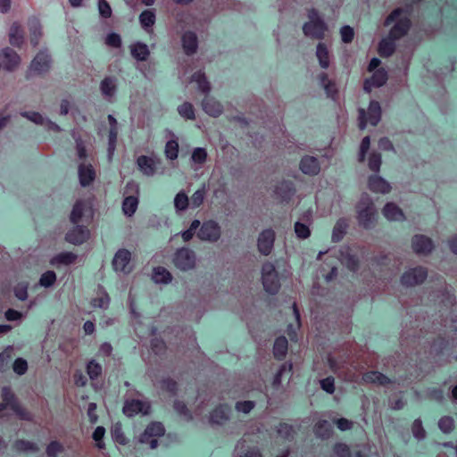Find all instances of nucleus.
Here are the masks:
<instances>
[{"label":"nucleus","mask_w":457,"mask_h":457,"mask_svg":"<svg viewBox=\"0 0 457 457\" xmlns=\"http://www.w3.org/2000/svg\"><path fill=\"white\" fill-rule=\"evenodd\" d=\"M403 12V9L396 8L385 20V26H389L392 22H395L388 33V36L393 39H401L410 29L411 21L406 16H401Z\"/></svg>","instance_id":"nucleus-1"},{"label":"nucleus","mask_w":457,"mask_h":457,"mask_svg":"<svg viewBox=\"0 0 457 457\" xmlns=\"http://www.w3.org/2000/svg\"><path fill=\"white\" fill-rule=\"evenodd\" d=\"M309 21L303 26V34L316 39H323L328 30V26L320 17L316 9L312 8L308 11Z\"/></svg>","instance_id":"nucleus-2"},{"label":"nucleus","mask_w":457,"mask_h":457,"mask_svg":"<svg viewBox=\"0 0 457 457\" xmlns=\"http://www.w3.org/2000/svg\"><path fill=\"white\" fill-rule=\"evenodd\" d=\"M358 221L361 226L370 228L376 217V208L368 195H362L357 204Z\"/></svg>","instance_id":"nucleus-3"},{"label":"nucleus","mask_w":457,"mask_h":457,"mask_svg":"<svg viewBox=\"0 0 457 457\" xmlns=\"http://www.w3.org/2000/svg\"><path fill=\"white\" fill-rule=\"evenodd\" d=\"M172 263L181 271L193 270L197 264L196 253L188 247L178 248L173 254Z\"/></svg>","instance_id":"nucleus-4"},{"label":"nucleus","mask_w":457,"mask_h":457,"mask_svg":"<svg viewBox=\"0 0 457 457\" xmlns=\"http://www.w3.org/2000/svg\"><path fill=\"white\" fill-rule=\"evenodd\" d=\"M261 273L264 290L270 295H276L279 291L280 282L275 265L270 262H265Z\"/></svg>","instance_id":"nucleus-5"},{"label":"nucleus","mask_w":457,"mask_h":457,"mask_svg":"<svg viewBox=\"0 0 457 457\" xmlns=\"http://www.w3.org/2000/svg\"><path fill=\"white\" fill-rule=\"evenodd\" d=\"M2 404L5 405V408H10L13 412L23 420H32V415L20 404L15 395L12 393L10 387H3L2 389Z\"/></svg>","instance_id":"nucleus-6"},{"label":"nucleus","mask_w":457,"mask_h":457,"mask_svg":"<svg viewBox=\"0 0 457 457\" xmlns=\"http://www.w3.org/2000/svg\"><path fill=\"white\" fill-rule=\"evenodd\" d=\"M196 236L201 241L216 243L221 237V227L213 220H205L201 225Z\"/></svg>","instance_id":"nucleus-7"},{"label":"nucleus","mask_w":457,"mask_h":457,"mask_svg":"<svg viewBox=\"0 0 457 457\" xmlns=\"http://www.w3.org/2000/svg\"><path fill=\"white\" fill-rule=\"evenodd\" d=\"M428 278V270L419 266L411 268L401 276V284L405 287H414L422 284Z\"/></svg>","instance_id":"nucleus-8"},{"label":"nucleus","mask_w":457,"mask_h":457,"mask_svg":"<svg viewBox=\"0 0 457 457\" xmlns=\"http://www.w3.org/2000/svg\"><path fill=\"white\" fill-rule=\"evenodd\" d=\"M51 68V57L46 51H40L31 61L26 77L46 73Z\"/></svg>","instance_id":"nucleus-9"},{"label":"nucleus","mask_w":457,"mask_h":457,"mask_svg":"<svg viewBox=\"0 0 457 457\" xmlns=\"http://www.w3.org/2000/svg\"><path fill=\"white\" fill-rule=\"evenodd\" d=\"M275 238L276 233L272 228L264 229L259 234L257 238V249L262 255L268 256L271 253Z\"/></svg>","instance_id":"nucleus-10"},{"label":"nucleus","mask_w":457,"mask_h":457,"mask_svg":"<svg viewBox=\"0 0 457 457\" xmlns=\"http://www.w3.org/2000/svg\"><path fill=\"white\" fill-rule=\"evenodd\" d=\"M151 405L148 402L141 400H126L123 406V413L128 417H133L138 413L148 415Z\"/></svg>","instance_id":"nucleus-11"},{"label":"nucleus","mask_w":457,"mask_h":457,"mask_svg":"<svg viewBox=\"0 0 457 457\" xmlns=\"http://www.w3.org/2000/svg\"><path fill=\"white\" fill-rule=\"evenodd\" d=\"M131 253L127 249H120L114 255L112 265L116 271L128 274L132 270L130 265Z\"/></svg>","instance_id":"nucleus-12"},{"label":"nucleus","mask_w":457,"mask_h":457,"mask_svg":"<svg viewBox=\"0 0 457 457\" xmlns=\"http://www.w3.org/2000/svg\"><path fill=\"white\" fill-rule=\"evenodd\" d=\"M312 223V212L308 210L300 217L295 224V232L298 238L306 239L311 235L310 226Z\"/></svg>","instance_id":"nucleus-13"},{"label":"nucleus","mask_w":457,"mask_h":457,"mask_svg":"<svg viewBox=\"0 0 457 457\" xmlns=\"http://www.w3.org/2000/svg\"><path fill=\"white\" fill-rule=\"evenodd\" d=\"M411 246L417 254L428 255L434 249L431 238L424 235H415L411 240Z\"/></svg>","instance_id":"nucleus-14"},{"label":"nucleus","mask_w":457,"mask_h":457,"mask_svg":"<svg viewBox=\"0 0 457 457\" xmlns=\"http://www.w3.org/2000/svg\"><path fill=\"white\" fill-rule=\"evenodd\" d=\"M0 60L3 68L8 71L17 69L21 63L20 55L12 48L5 47L0 53Z\"/></svg>","instance_id":"nucleus-15"},{"label":"nucleus","mask_w":457,"mask_h":457,"mask_svg":"<svg viewBox=\"0 0 457 457\" xmlns=\"http://www.w3.org/2000/svg\"><path fill=\"white\" fill-rule=\"evenodd\" d=\"M230 412L231 410L228 405H219L210 412L209 421L212 425H224L226 422L229 420Z\"/></svg>","instance_id":"nucleus-16"},{"label":"nucleus","mask_w":457,"mask_h":457,"mask_svg":"<svg viewBox=\"0 0 457 457\" xmlns=\"http://www.w3.org/2000/svg\"><path fill=\"white\" fill-rule=\"evenodd\" d=\"M89 237V231L86 227L76 226L66 234V240L73 245H81Z\"/></svg>","instance_id":"nucleus-17"},{"label":"nucleus","mask_w":457,"mask_h":457,"mask_svg":"<svg viewBox=\"0 0 457 457\" xmlns=\"http://www.w3.org/2000/svg\"><path fill=\"white\" fill-rule=\"evenodd\" d=\"M159 162L160 160L145 155H141L137 160L139 170L146 176H153L155 173Z\"/></svg>","instance_id":"nucleus-18"},{"label":"nucleus","mask_w":457,"mask_h":457,"mask_svg":"<svg viewBox=\"0 0 457 457\" xmlns=\"http://www.w3.org/2000/svg\"><path fill=\"white\" fill-rule=\"evenodd\" d=\"M362 380L366 384H376L378 386H388L393 383V381L378 371H368L362 375Z\"/></svg>","instance_id":"nucleus-19"},{"label":"nucleus","mask_w":457,"mask_h":457,"mask_svg":"<svg viewBox=\"0 0 457 457\" xmlns=\"http://www.w3.org/2000/svg\"><path fill=\"white\" fill-rule=\"evenodd\" d=\"M301 170L307 175H317L320 170L318 160L313 156L306 155L300 162Z\"/></svg>","instance_id":"nucleus-20"},{"label":"nucleus","mask_w":457,"mask_h":457,"mask_svg":"<svg viewBox=\"0 0 457 457\" xmlns=\"http://www.w3.org/2000/svg\"><path fill=\"white\" fill-rule=\"evenodd\" d=\"M369 188L375 193L387 194L391 190V186L382 177L373 175L369 178Z\"/></svg>","instance_id":"nucleus-21"},{"label":"nucleus","mask_w":457,"mask_h":457,"mask_svg":"<svg viewBox=\"0 0 457 457\" xmlns=\"http://www.w3.org/2000/svg\"><path fill=\"white\" fill-rule=\"evenodd\" d=\"M382 213L390 221H401L405 219L403 212L395 203H387L384 206Z\"/></svg>","instance_id":"nucleus-22"},{"label":"nucleus","mask_w":457,"mask_h":457,"mask_svg":"<svg viewBox=\"0 0 457 457\" xmlns=\"http://www.w3.org/2000/svg\"><path fill=\"white\" fill-rule=\"evenodd\" d=\"M79 183L82 187L90 185L95 178L96 172L91 164H79Z\"/></svg>","instance_id":"nucleus-23"},{"label":"nucleus","mask_w":457,"mask_h":457,"mask_svg":"<svg viewBox=\"0 0 457 457\" xmlns=\"http://www.w3.org/2000/svg\"><path fill=\"white\" fill-rule=\"evenodd\" d=\"M131 55L137 61H146L150 55L147 45L137 42L129 46Z\"/></svg>","instance_id":"nucleus-24"},{"label":"nucleus","mask_w":457,"mask_h":457,"mask_svg":"<svg viewBox=\"0 0 457 457\" xmlns=\"http://www.w3.org/2000/svg\"><path fill=\"white\" fill-rule=\"evenodd\" d=\"M182 45L187 54L190 55L197 50V37L194 32L187 31L182 37Z\"/></svg>","instance_id":"nucleus-25"},{"label":"nucleus","mask_w":457,"mask_h":457,"mask_svg":"<svg viewBox=\"0 0 457 457\" xmlns=\"http://www.w3.org/2000/svg\"><path fill=\"white\" fill-rule=\"evenodd\" d=\"M9 42L11 45L20 47L24 42L21 27L19 23L13 22L9 31Z\"/></svg>","instance_id":"nucleus-26"},{"label":"nucleus","mask_w":457,"mask_h":457,"mask_svg":"<svg viewBox=\"0 0 457 457\" xmlns=\"http://www.w3.org/2000/svg\"><path fill=\"white\" fill-rule=\"evenodd\" d=\"M341 262L351 271H357L360 266L358 257L353 254L349 250L341 252Z\"/></svg>","instance_id":"nucleus-27"},{"label":"nucleus","mask_w":457,"mask_h":457,"mask_svg":"<svg viewBox=\"0 0 457 457\" xmlns=\"http://www.w3.org/2000/svg\"><path fill=\"white\" fill-rule=\"evenodd\" d=\"M396 39H393L390 36L387 35L386 37L383 38L378 45V54L382 57H389L395 51V44Z\"/></svg>","instance_id":"nucleus-28"},{"label":"nucleus","mask_w":457,"mask_h":457,"mask_svg":"<svg viewBox=\"0 0 457 457\" xmlns=\"http://www.w3.org/2000/svg\"><path fill=\"white\" fill-rule=\"evenodd\" d=\"M116 79L113 77H106L100 83V90L105 97L112 98L116 92Z\"/></svg>","instance_id":"nucleus-29"},{"label":"nucleus","mask_w":457,"mask_h":457,"mask_svg":"<svg viewBox=\"0 0 457 457\" xmlns=\"http://www.w3.org/2000/svg\"><path fill=\"white\" fill-rule=\"evenodd\" d=\"M333 432L332 426L328 420H320L314 427V434L321 439H328Z\"/></svg>","instance_id":"nucleus-30"},{"label":"nucleus","mask_w":457,"mask_h":457,"mask_svg":"<svg viewBox=\"0 0 457 457\" xmlns=\"http://www.w3.org/2000/svg\"><path fill=\"white\" fill-rule=\"evenodd\" d=\"M203 108L206 113L214 117L219 116L222 112L221 104L218 101L210 97L204 98L203 101Z\"/></svg>","instance_id":"nucleus-31"},{"label":"nucleus","mask_w":457,"mask_h":457,"mask_svg":"<svg viewBox=\"0 0 457 457\" xmlns=\"http://www.w3.org/2000/svg\"><path fill=\"white\" fill-rule=\"evenodd\" d=\"M287 345L288 342L285 337H279L276 339L273 346V354L274 357L278 360H282L285 358L287 353Z\"/></svg>","instance_id":"nucleus-32"},{"label":"nucleus","mask_w":457,"mask_h":457,"mask_svg":"<svg viewBox=\"0 0 457 457\" xmlns=\"http://www.w3.org/2000/svg\"><path fill=\"white\" fill-rule=\"evenodd\" d=\"M368 119L371 125L376 126L381 119L380 104L377 101H371L368 108Z\"/></svg>","instance_id":"nucleus-33"},{"label":"nucleus","mask_w":457,"mask_h":457,"mask_svg":"<svg viewBox=\"0 0 457 457\" xmlns=\"http://www.w3.org/2000/svg\"><path fill=\"white\" fill-rule=\"evenodd\" d=\"M153 279L155 283L168 284L172 280L171 273L163 267H157L154 269Z\"/></svg>","instance_id":"nucleus-34"},{"label":"nucleus","mask_w":457,"mask_h":457,"mask_svg":"<svg viewBox=\"0 0 457 457\" xmlns=\"http://www.w3.org/2000/svg\"><path fill=\"white\" fill-rule=\"evenodd\" d=\"M348 227L347 221L344 219H340L337 221L332 231V240L334 242H339L346 233Z\"/></svg>","instance_id":"nucleus-35"},{"label":"nucleus","mask_w":457,"mask_h":457,"mask_svg":"<svg viewBox=\"0 0 457 457\" xmlns=\"http://www.w3.org/2000/svg\"><path fill=\"white\" fill-rule=\"evenodd\" d=\"M316 56L319 60L320 65L323 69H327L329 66V54L327 46L324 44H318Z\"/></svg>","instance_id":"nucleus-36"},{"label":"nucleus","mask_w":457,"mask_h":457,"mask_svg":"<svg viewBox=\"0 0 457 457\" xmlns=\"http://www.w3.org/2000/svg\"><path fill=\"white\" fill-rule=\"evenodd\" d=\"M29 29L31 32L30 42L34 47H37L42 36L41 25L37 20L29 21Z\"/></svg>","instance_id":"nucleus-37"},{"label":"nucleus","mask_w":457,"mask_h":457,"mask_svg":"<svg viewBox=\"0 0 457 457\" xmlns=\"http://www.w3.org/2000/svg\"><path fill=\"white\" fill-rule=\"evenodd\" d=\"M191 80L195 81L198 84V88L203 93L208 94L210 92L211 86L204 73L201 71L195 72L192 76Z\"/></svg>","instance_id":"nucleus-38"},{"label":"nucleus","mask_w":457,"mask_h":457,"mask_svg":"<svg viewBox=\"0 0 457 457\" xmlns=\"http://www.w3.org/2000/svg\"><path fill=\"white\" fill-rule=\"evenodd\" d=\"M139 21L141 26L147 29L152 28L155 23V13L153 10H145L139 15Z\"/></svg>","instance_id":"nucleus-39"},{"label":"nucleus","mask_w":457,"mask_h":457,"mask_svg":"<svg viewBox=\"0 0 457 457\" xmlns=\"http://www.w3.org/2000/svg\"><path fill=\"white\" fill-rule=\"evenodd\" d=\"M138 200L136 196H128L122 204V210L128 216H131L137 210Z\"/></svg>","instance_id":"nucleus-40"},{"label":"nucleus","mask_w":457,"mask_h":457,"mask_svg":"<svg viewBox=\"0 0 457 457\" xmlns=\"http://www.w3.org/2000/svg\"><path fill=\"white\" fill-rule=\"evenodd\" d=\"M13 448L17 452H32V453H34L38 450L36 444L29 442V441L21 440V439L14 442Z\"/></svg>","instance_id":"nucleus-41"},{"label":"nucleus","mask_w":457,"mask_h":457,"mask_svg":"<svg viewBox=\"0 0 457 457\" xmlns=\"http://www.w3.org/2000/svg\"><path fill=\"white\" fill-rule=\"evenodd\" d=\"M151 437H158L164 435L165 429L161 422H152L145 429Z\"/></svg>","instance_id":"nucleus-42"},{"label":"nucleus","mask_w":457,"mask_h":457,"mask_svg":"<svg viewBox=\"0 0 457 457\" xmlns=\"http://www.w3.org/2000/svg\"><path fill=\"white\" fill-rule=\"evenodd\" d=\"M85 204L82 201H77L71 212L70 220L72 223L77 224L79 222L83 216Z\"/></svg>","instance_id":"nucleus-43"},{"label":"nucleus","mask_w":457,"mask_h":457,"mask_svg":"<svg viewBox=\"0 0 457 457\" xmlns=\"http://www.w3.org/2000/svg\"><path fill=\"white\" fill-rule=\"evenodd\" d=\"M12 347H6L2 353H0V371L4 372L8 369L9 362L12 358Z\"/></svg>","instance_id":"nucleus-44"},{"label":"nucleus","mask_w":457,"mask_h":457,"mask_svg":"<svg viewBox=\"0 0 457 457\" xmlns=\"http://www.w3.org/2000/svg\"><path fill=\"white\" fill-rule=\"evenodd\" d=\"M189 204V199L184 192H179L174 198V206L178 212L187 210Z\"/></svg>","instance_id":"nucleus-45"},{"label":"nucleus","mask_w":457,"mask_h":457,"mask_svg":"<svg viewBox=\"0 0 457 457\" xmlns=\"http://www.w3.org/2000/svg\"><path fill=\"white\" fill-rule=\"evenodd\" d=\"M179 154V143L177 140L171 139L166 143L165 155L170 160H175Z\"/></svg>","instance_id":"nucleus-46"},{"label":"nucleus","mask_w":457,"mask_h":457,"mask_svg":"<svg viewBox=\"0 0 457 457\" xmlns=\"http://www.w3.org/2000/svg\"><path fill=\"white\" fill-rule=\"evenodd\" d=\"M387 79V72L384 69H379L374 72L370 80L372 81V85H374V87H379L386 84Z\"/></svg>","instance_id":"nucleus-47"},{"label":"nucleus","mask_w":457,"mask_h":457,"mask_svg":"<svg viewBox=\"0 0 457 457\" xmlns=\"http://www.w3.org/2000/svg\"><path fill=\"white\" fill-rule=\"evenodd\" d=\"M77 260V255L72 253H62L56 255L52 262L69 265L73 263Z\"/></svg>","instance_id":"nucleus-48"},{"label":"nucleus","mask_w":457,"mask_h":457,"mask_svg":"<svg viewBox=\"0 0 457 457\" xmlns=\"http://www.w3.org/2000/svg\"><path fill=\"white\" fill-rule=\"evenodd\" d=\"M382 163V157L379 153L373 152L369 157L368 166L370 170L378 172Z\"/></svg>","instance_id":"nucleus-49"},{"label":"nucleus","mask_w":457,"mask_h":457,"mask_svg":"<svg viewBox=\"0 0 457 457\" xmlns=\"http://www.w3.org/2000/svg\"><path fill=\"white\" fill-rule=\"evenodd\" d=\"M56 281V274L53 270H48L41 275L39 285L44 287H52Z\"/></svg>","instance_id":"nucleus-50"},{"label":"nucleus","mask_w":457,"mask_h":457,"mask_svg":"<svg viewBox=\"0 0 457 457\" xmlns=\"http://www.w3.org/2000/svg\"><path fill=\"white\" fill-rule=\"evenodd\" d=\"M23 117L32 121L37 125H45V122L47 118H45L42 114L37 112H24L21 113Z\"/></svg>","instance_id":"nucleus-51"},{"label":"nucleus","mask_w":457,"mask_h":457,"mask_svg":"<svg viewBox=\"0 0 457 457\" xmlns=\"http://www.w3.org/2000/svg\"><path fill=\"white\" fill-rule=\"evenodd\" d=\"M278 434L285 439H292L294 437V428L292 426L281 423L277 428Z\"/></svg>","instance_id":"nucleus-52"},{"label":"nucleus","mask_w":457,"mask_h":457,"mask_svg":"<svg viewBox=\"0 0 457 457\" xmlns=\"http://www.w3.org/2000/svg\"><path fill=\"white\" fill-rule=\"evenodd\" d=\"M255 407V402L253 401H239L235 404V409L238 412L248 414Z\"/></svg>","instance_id":"nucleus-53"},{"label":"nucleus","mask_w":457,"mask_h":457,"mask_svg":"<svg viewBox=\"0 0 457 457\" xmlns=\"http://www.w3.org/2000/svg\"><path fill=\"white\" fill-rule=\"evenodd\" d=\"M87 371L91 379H96L102 373V367L95 361L88 362Z\"/></svg>","instance_id":"nucleus-54"},{"label":"nucleus","mask_w":457,"mask_h":457,"mask_svg":"<svg viewBox=\"0 0 457 457\" xmlns=\"http://www.w3.org/2000/svg\"><path fill=\"white\" fill-rule=\"evenodd\" d=\"M179 113L182 116V117H185L187 119H189V120H194L195 119V112H194V108H193V105L190 104V103H184L183 104H181L179 109Z\"/></svg>","instance_id":"nucleus-55"},{"label":"nucleus","mask_w":457,"mask_h":457,"mask_svg":"<svg viewBox=\"0 0 457 457\" xmlns=\"http://www.w3.org/2000/svg\"><path fill=\"white\" fill-rule=\"evenodd\" d=\"M438 427L444 433L451 432L454 427L453 419L449 416L441 418L438 422Z\"/></svg>","instance_id":"nucleus-56"},{"label":"nucleus","mask_w":457,"mask_h":457,"mask_svg":"<svg viewBox=\"0 0 457 457\" xmlns=\"http://www.w3.org/2000/svg\"><path fill=\"white\" fill-rule=\"evenodd\" d=\"M413 436L419 440L424 439L426 436V431L422 426V422L420 419H417L413 421L411 427Z\"/></svg>","instance_id":"nucleus-57"},{"label":"nucleus","mask_w":457,"mask_h":457,"mask_svg":"<svg viewBox=\"0 0 457 457\" xmlns=\"http://www.w3.org/2000/svg\"><path fill=\"white\" fill-rule=\"evenodd\" d=\"M206 158H207V153L204 148H201V147L195 148L193 151V154L191 155V160L194 162L199 163V164H203L204 162H205Z\"/></svg>","instance_id":"nucleus-58"},{"label":"nucleus","mask_w":457,"mask_h":457,"mask_svg":"<svg viewBox=\"0 0 457 457\" xmlns=\"http://www.w3.org/2000/svg\"><path fill=\"white\" fill-rule=\"evenodd\" d=\"M320 80L322 87L325 88L328 96H333L336 93V88L334 84L328 79V75L326 73H321L320 75Z\"/></svg>","instance_id":"nucleus-59"},{"label":"nucleus","mask_w":457,"mask_h":457,"mask_svg":"<svg viewBox=\"0 0 457 457\" xmlns=\"http://www.w3.org/2000/svg\"><path fill=\"white\" fill-rule=\"evenodd\" d=\"M205 197V190L204 188H201L196 190L191 196V204L194 208L199 207L204 200Z\"/></svg>","instance_id":"nucleus-60"},{"label":"nucleus","mask_w":457,"mask_h":457,"mask_svg":"<svg viewBox=\"0 0 457 457\" xmlns=\"http://www.w3.org/2000/svg\"><path fill=\"white\" fill-rule=\"evenodd\" d=\"M28 287L27 283H20L14 287L15 296L21 301H25L28 298Z\"/></svg>","instance_id":"nucleus-61"},{"label":"nucleus","mask_w":457,"mask_h":457,"mask_svg":"<svg viewBox=\"0 0 457 457\" xmlns=\"http://www.w3.org/2000/svg\"><path fill=\"white\" fill-rule=\"evenodd\" d=\"M13 371L18 375H23L28 370V363L22 358H18L14 361L12 365Z\"/></svg>","instance_id":"nucleus-62"},{"label":"nucleus","mask_w":457,"mask_h":457,"mask_svg":"<svg viewBox=\"0 0 457 457\" xmlns=\"http://www.w3.org/2000/svg\"><path fill=\"white\" fill-rule=\"evenodd\" d=\"M340 35L344 43H351L354 36L353 29L350 26H343L340 29Z\"/></svg>","instance_id":"nucleus-63"},{"label":"nucleus","mask_w":457,"mask_h":457,"mask_svg":"<svg viewBox=\"0 0 457 457\" xmlns=\"http://www.w3.org/2000/svg\"><path fill=\"white\" fill-rule=\"evenodd\" d=\"M99 13L104 18H110L112 16V8L105 0L98 1Z\"/></svg>","instance_id":"nucleus-64"}]
</instances>
